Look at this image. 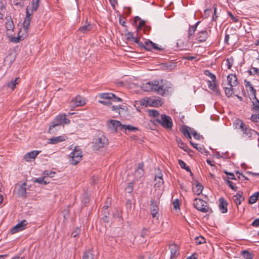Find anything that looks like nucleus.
Here are the masks:
<instances>
[{
	"label": "nucleus",
	"instance_id": "nucleus-1",
	"mask_svg": "<svg viewBox=\"0 0 259 259\" xmlns=\"http://www.w3.org/2000/svg\"><path fill=\"white\" fill-rule=\"evenodd\" d=\"M234 123L236 128L240 130L245 138L259 139V133L249 128L242 121L237 119L235 120Z\"/></svg>",
	"mask_w": 259,
	"mask_h": 259
},
{
	"label": "nucleus",
	"instance_id": "nucleus-2",
	"mask_svg": "<svg viewBox=\"0 0 259 259\" xmlns=\"http://www.w3.org/2000/svg\"><path fill=\"white\" fill-rule=\"evenodd\" d=\"M69 119L66 117V115H60L57 116L50 123L49 128V133L51 134H55L57 132L55 127H61L65 123H69Z\"/></svg>",
	"mask_w": 259,
	"mask_h": 259
},
{
	"label": "nucleus",
	"instance_id": "nucleus-3",
	"mask_svg": "<svg viewBox=\"0 0 259 259\" xmlns=\"http://www.w3.org/2000/svg\"><path fill=\"white\" fill-rule=\"evenodd\" d=\"M157 87L156 88V93L161 96H167L171 91L172 84L164 79L157 81Z\"/></svg>",
	"mask_w": 259,
	"mask_h": 259
},
{
	"label": "nucleus",
	"instance_id": "nucleus-4",
	"mask_svg": "<svg viewBox=\"0 0 259 259\" xmlns=\"http://www.w3.org/2000/svg\"><path fill=\"white\" fill-rule=\"evenodd\" d=\"M150 123L152 124H154L156 125V123H158L160 124L163 128L166 129H170L171 128L173 123L171 120V118L169 116L165 114H162L161 115L160 119L157 118L155 120H150Z\"/></svg>",
	"mask_w": 259,
	"mask_h": 259
},
{
	"label": "nucleus",
	"instance_id": "nucleus-5",
	"mask_svg": "<svg viewBox=\"0 0 259 259\" xmlns=\"http://www.w3.org/2000/svg\"><path fill=\"white\" fill-rule=\"evenodd\" d=\"M93 148L94 150H98L100 148H102L108 145L109 142L107 138L101 135L98 136L94 139L93 142Z\"/></svg>",
	"mask_w": 259,
	"mask_h": 259
},
{
	"label": "nucleus",
	"instance_id": "nucleus-6",
	"mask_svg": "<svg viewBox=\"0 0 259 259\" xmlns=\"http://www.w3.org/2000/svg\"><path fill=\"white\" fill-rule=\"evenodd\" d=\"M69 156L70 158V163L73 165H76L82 159V151L79 148L76 147L69 155Z\"/></svg>",
	"mask_w": 259,
	"mask_h": 259
},
{
	"label": "nucleus",
	"instance_id": "nucleus-7",
	"mask_svg": "<svg viewBox=\"0 0 259 259\" xmlns=\"http://www.w3.org/2000/svg\"><path fill=\"white\" fill-rule=\"evenodd\" d=\"M107 126L112 132H117L123 130V124L120 121L116 120H111L108 123Z\"/></svg>",
	"mask_w": 259,
	"mask_h": 259
},
{
	"label": "nucleus",
	"instance_id": "nucleus-8",
	"mask_svg": "<svg viewBox=\"0 0 259 259\" xmlns=\"http://www.w3.org/2000/svg\"><path fill=\"white\" fill-rule=\"evenodd\" d=\"M206 204V202L201 199L195 198L194 200L193 205L198 210L202 212H207L209 211V207H202V205Z\"/></svg>",
	"mask_w": 259,
	"mask_h": 259
},
{
	"label": "nucleus",
	"instance_id": "nucleus-9",
	"mask_svg": "<svg viewBox=\"0 0 259 259\" xmlns=\"http://www.w3.org/2000/svg\"><path fill=\"white\" fill-rule=\"evenodd\" d=\"M157 80H153L143 83L141 88L146 92H156V88L157 87Z\"/></svg>",
	"mask_w": 259,
	"mask_h": 259
},
{
	"label": "nucleus",
	"instance_id": "nucleus-10",
	"mask_svg": "<svg viewBox=\"0 0 259 259\" xmlns=\"http://www.w3.org/2000/svg\"><path fill=\"white\" fill-rule=\"evenodd\" d=\"M85 104L84 100L80 96H77L71 101L70 107L74 108L79 106H82Z\"/></svg>",
	"mask_w": 259,
	"mask_h": 259
},
{
	"label": "nucleus",
	"instance_id": "nucleus-11",
	"mask_svg": "<svg viewBox=\"0 0 259 259\" xmlns=\"http://www.w3.org/2000/svg\"><path fill=\"white\" fill-rule=\"evenodd\" d=\"M208 36V32L205 29L199 31L196 34V39L199 42H204Z\"/></svg>",
	"mask_w": 259,
	"mask_h": 259
},
{
	"label": "nucleus",
	"instance_id": "nucleus-12",
	"mask_svg": "<svg viewBox=\"0 0 259 259\" xmlns=\"http://www.w3.org/2000/svg\"><path fill=\"white\" fill-rule=\"evenodd\" d=\"M32 14L30 13L29 10L27 9L26 11V17L25 18L24 21L23 23V27L26 32H27L29 28V25L31 22V15Z\"/></svg>",
	"mask_w": 259,
	"mask_h": 259
},
{
	"label": "nucleus",
	"instance_id": "nucleus-13",
	"mask_svg": "<svg viewBox=\"0 0 259 259\" xmlns=\"http://www.w3.org/2000/svg\"><path fill=\"white\" fill-rule=\"evenodd\" d=\"M27 224V222L26 220H24L20 223L17 224L14 227H13L11 230V233L14 234L19 231H22L24 229L25 226Z\"/></svg>",
	"mask_w": 259,
	"mask_h": 259
},
{
	"label": "nucleus",
	"instance_id": "nucleus-14",
	"mask_svg": "<svg viewBox=\"0 0 259 259\" xmlns=\"http://www.w3.org/2000/svg\"><path fill=\"white\" fill-rule=\"evenodd\" d=\"M169 249L171 253V259L176 258L179 254V248L177 244L175 243L170 244L169 246Z\"/></svg>",
	"mask_w": 259,
	"mask_h": 259
},
{
	"label": "nucleus",
	"instance_id": "nucleus-15",
	"mask_svg": "<svg viewBox=\"0 0 259 259\" xmlns=\"http://www.w3.org/2000/svg\"><path fill=\"white\" fill-rule=\"evenodd\" d=\"M150 211L153 218L156 217L157 214H158L159 208L157 206V202L154 199L151 200Z\"/></svg>",
	"mask_w": 259,
	"mask_h": 259
},
{
	"label": "nucleus",
	"instance_id": "nucleus-16",
	"mask_svg": "<svg viewBox=\"0 0 259 259\" xmlns=\"http://www.w3.org/2000/svg\"><path fill=\"white\" fill-rule=\"evenodd\" d=\"M27 182H24L21 185H18L19 189L18 190V195L22 197H26V191L27 189Z\"/></svg>",
	"mask_w": 259,
	"mask_h": 259
},
{
	"label": "nucleus",
	"instance_id": "nucleus-17",
	"mask_svg": "<svg viewBox=\"0 0 259 259\" xmlns=\"http://www.w3.org/2000/svg\"><path fill=\"white\" fill-rule=\"evenodd\" d=\"M228 85L230 87H235L238 84L237 78L235 74H230L227 76Z\"/></svg>",
	"mask_w": 259,
	"mask_h": 259
},
{
	"label": "nucleus",
	"instance_id": "nucleus-18",
	"mask_svg": "<svg viewBox=\"0 0 259 259\" xmlns=\"http://www.w3.org/2000/svg\"><path fill=\"white\" fill-rule=\"evenodd\" d=\"M228 202L223 197L219 199V209L222 213H226L227 209Z\"/></svg>",
	"mask_w": 259,
	"mask_h": 259
},
{
	"label": "nucleus",
	"instance_id": "nucleus-19",
	"mask_svg": "<svg viewBox=\"0 0 259 259\" xmlns=\"http://www.w3.org/2000/svg\"><path fill=\"white\" fill-rule=\"evenodd\" d=\"M151 49L156 50H161V48L158 47L157 45L153 42L152 41L148 40L145 42V50L151 51Z\"/></svg>",
	"mask_w": 259,
	"mask_h": 259
},
{
	"label": "nucleus",
	"instance_id": "nucleus-20",
	"mask_svg": "<svg viewBox=\"0 0 259 259\" xmlns=\"http://www.w3.org/2000/svg\"><path fill=\"white\" fill-rule=\"evenodd\" d=\"M143 163L141 162L138 163L137 169L135 172V176L136 179H140L144 175V171L143 169Z\"/></svg>",
	"mask_w": 259,
	"mask_h": 259
},
{
	"label": "nucleus",
	"instance_id": "nucleus-21",
	"mask_svg": "<svg viewBox=\"0 0 259 259\" xmlns=\"http://www.w3.org/2000/svg\"><path fill=\"white\" fill-rule=\"evenodd\" d=\"M67 139V137L65 136H60L58 137H55L51 138L49 139V143L52 144H55L59 142L64 141Z\"/></svg>",
	"mask_w": 259,
	"mask_h": 259
},
{
	"label": "nucleus",
	"instance_id": "nucleus-22",
	"mask_svg": "<svg viewBox=\"0 0 259 259\" xmlns=\"http://www.w3.org/2000/svg\"><path fill=\"white\" fill-rule=\"evenodd\" d=\"M191 131H193V128L184 125L182 126L181 131L183 134V135L187 137L188 139H191Z\"/></svg>",
	"mask_w": 259,
	"mask_h": 259
},
{
	"label": "nucleus",
	"instance_id": "nucleus-23",
	"mask_svg": "<svg viewBox=\"0 0 259 259\" xmlns=\"http://www.w3.org/2000/svg\"><path fill=\"white\" fill-rule=\"evenodd\" d=\"M39 153V151H32L26 153L24 158L26 161H29L31 159H35Z\"/></svg>",
	"mask_w": 259,
	"mask_h": 259
},
{
	"label": "nucleus",
	"instance_id": "nucleus-24",
	"mask_svg": "<svg viewBox=\"0 0 259 259\" xmlns=\"http://www.w3.org/2000/svg\"><path fill=\"white\" fill-rule=\"evenodd\" d=\"M82 259H95V252L93 249L85 251L82 256Z\"/></svg>",
	"mask_w": 259,
	"mask_h": 259
},
{
	"label": "nucleus",
	"instance_id": "nucleus-25",
	"mask_svg": "<svg viewBox=\"0 0 259 259\" xmlns=\"http://www.w3.org/2000/svg\"><path fill=\"white\" fill-rule=\"evenodd\" d=\"M200 23V21H198L195 25L190 26L188 33V37L189 39H191L192 38L193 34L195 31L196 30L197 26Z\"/></svg>",
	"mask_w": 259,
	"mask_h": 259
},
{
	"label": "nucleus",
	"instance_id": "nucleus-26",
	"mask_svg": "<svg viewBox=\"0 0 259 259\" xmlns=\"http://www.w3.org/2000/svg\"><path fill=\"white\" fill-rule=\"evenodd\" d=\"M192 189L194 193L197 195H199L201 194L203 187L199 182H197L195 187H193Z\"/></svg>",
	"mask_w": 259,
	"mask_h": 259
},
{
	"label": "nucleus",
	"instance_id": "nucleus-27",
	"mask_svg": "<svg viewBox=\"0 0 259 259\" xmlns=\"http://www.w3.org/2000/svg\"><path fill=\"white\" fill-rule=\"evenodd\" d=\"M6 19L7 20L6 24V27L7 30H13L14 28V24L11 16L6 17Z\"/></svg>",
	"mask_w": 259,
	"mask_h": 259
},
{
	"label": "nucleus",
	"instance_id": "nucleus-28",
	"mask_svg": "<svg viewBox=\"0 0 259 259\" xmlns=\"http://www.w3.org/2000/svg\"><path fill=\"white\" fill-rule=\"evenodd\" d=\"M176 141L178 144V146L182 149L184 151L187 152L189 150V148L188 146L182 141L181 139L178 137H177L176 139Z\"/></svg>",
	"mask_w": 259,
	"mask_h": 259
},
{
	"label": "nucleus",
	"instance_id": "nucleus-29",
	"mask_svg": "<svg viewBox=\"0 0 259 259\" xmlns=\"http://www.w3.org/2000/svg\"><path fill=\"white\" fill-rule=\"evenodd\" d=\"M208 85L209 88L215 92L217 95H220V92L217 88L215 81H214L213 83H212L211 81H208Z\"/></svg>",
	"mask_w": 259,
	"mask_h": 259
},
{
	"label": "nucleus",
	"instance_id": "nucleus-30",
	"mask_svg": "<svg viewBox=\"0 0 259 259\" xmlns=\"http://www.w3.org/2000/svg\"><path fill=\"white\" fill-rule=\"evenodd\" d=\"M102 213L103 214V218L102 220L105 223H109V210L108 209L105 208V209H102Z\"/></svg>",
	"mask_w": 259,
	"mask_h": 259
},
{
	"label": "nucleus",
	"instance_id": "nucleus-31",
	"mask_svg": "<svg viewBox=\"0 0 259 259\" xmlns=\"http://www.w3.org/2000/svg\"><path fill=\"white\" fill-rule=\"evenodd\" d=\"M93 26L91 24H88L87 25H83L81 27H80L78 30L82 32V33H86L89 31L91 30L92 29Z\"/></svg>",
	"mask_w": 259,
	"mask_h": 259
},
{
	"label": "nucleus",
	"instance_id": "nucleus-32",
	"mask_svg": "<svg viewBox=\"0 0 259 259\" xmlns=\"http://www.w3.org/2000/svg\"><path fill=\"white\" fill-rule=\"evenodd\" d=\"M252 102V110L255 111L256 112H259V100L255 97V98H253Z\"/></svg>",
	"mask_w": 259,
	"mask_h": 259
},
{
	"label": "nucleus",
	"instance_id": "nucleus-33",
	"mask_svg": "<svg viewBox=\"0 0 259 259\" xmlns=\"http://www.w3.org/2000/svg\"><path fill=\"white\" fill-rule=\"evenodd\" d=\"M259 196V192H256L250 196L248 202L249 204H252L255 203L258 200Z\"/></svg>",
	"mask_w": 259,
	"mask_h": 259
},
{
	"label": "nucleus",
	"instance_id": "nucleus-34",
	"mask_svg": "<svg viewBox=\"0 0 259 259\" xmlns=\"http://www.w3.org/2000/svg\"><path fill=\"white\" fill-rule=\"evenodd\" d=\"M40 0H32L31 11L32 13L33 12H36L39 7V3Z\"/></svg>",
	"mask_w": 259,
	"mask_h": 259
},
{
	"label": "nucleus",
	"instance_id": "nucleus-35",
	"mask_svg": "<svg viewBox=\"0 0 259 259\" xmlns=\"http://www.w3.org/2000/svg\"><path fill=\"white\" fill-rule=\"evenodd\" d=\"M178 162L181 168L185 169L187 171L190 172L191 176L193 175V173L191 172L190 168L189 166L186 165V163L183 160L179 159Z\"/></svg>",
	"mask_w": 259,
	"mask_h": 259
},
{
	"label": "nucleus",
	"instance_id": "nucleus-36",
	"mask_svg": "<svg viewBox=\"0 0 259 259\" xmlns=\"http://www.w3.org/2000/svg\"><path fill=\"white\" fill-rule=\"evenodd\" d=\"M99 96L101 99L111 100L114 96V94L111 93H104L100 94Z\"/></svg>",
	"mask_w": 259,
	"mask_h": 259
},
{
	"label": "nucleus",
	"instance_id": "nucleus-37",
	"mask_svg": "<svg viewBox=\"0 0 259 259\" xmlns=\"http://www.w3.org/2000/svg\"><path fill=\"white\" fill-rule=\"evenodd\" d=\"M241 254L245 259H252L253 257V254L251 252L245 250L241 251Z\"/></svg>",
	"mask_w": 259,
	"mask_h": 259
},
{
	"label": "nucleus",
	"instance_id": "nucleus-38",
	"mask_svg": "<svg viewBox=\"0 0 259 259\" xmlns=\"http://www.w3.org/2000/svg\"><path fill=\"white\" fill-rule=\"evenodd\" d=\"M45 179H46V177H40V178H36L33 181V182L34 183H39V184H40L46 185L48 183H49V182H48L47 181V180H46Z\"/></svg>",
	"mask_w": 259,
	"mask_h": 259
},
{
	"label": "nucleus",
	"instance_id": "nucleus-39",
	"mask_svg": "<svg viewBox=\"0 0 259 259\" xmlns=\"http://www.w3.org/2000/svg\"><path fill=\"white\" fill-rule=\"evenodd\" d=\"M124 126L123 127V130H127L128 132H135L138 130V128L135 126H133L131 125H123Z\"/></svg>",
	"mask_w": 259,
	"mask_h": 259
},
{
	"label": "nucleus",
	"instance_id": "nucleus-40",
	"mask_svg": "<svg viewBox=\"0 0 259 259\" xmlns=\"http://www.w3.org/2000/svg\"><path fill=\"white\" fill-rule=\"evenodd\" d=\"M225 95L228 97H230L233 94V87H225Z\"/></svg>",
	"mask_w": 259,
	"mask_h": 259
},
{
	"label": "nucleus",
	"instance_id": "nucleus-41",
	"mask_svg": "<svg viewBox=\"0 0 259 259\" xmlns=\"http://www.w3.org/2000/svg\"><path fill=\"white\" fill-rule=\"evenodd\" d=\"M155 181L156 183L155 184V185H158V186H160L163 183V180L162 178V175L160 173V175L156 176L155 177Z\"/></svg>",
	"mask_w": 259,
	"mask_h": 259
},
{
	"label": "nucleus",
	"instance_id": "nucleus-42",
	"mask_svg": "<svg viewBox=\"0 0 259 259\" xmlns=\"http://www.w3.org/2000/svg\"><path fill=\"white\" fill-rule=\"evenodd\" d=\"M204 74L210 77L212 82L216 81L215 76L211 73L209 70H206L204 72Z\"/></svg>",
	"mask_w": 259,
	"mask_h": 259
},
{
	"label": "nucleus",
	"instance_id": "nucleus-43",
	"mask_svg": "<svg viewBox=\"0 0 259 259\" xmlns=\"http://www.w3.org/2000/svg\"><path fill=\"white\" fill-rule=\"evenodd\" d=\"M250 92L249 95L251 96L250 97V99L253 98H255L256 97V90L253 88V86H250L248 90H247Z\"/></svg>",
	"mask_w": 259,
	"mask_h": 259
},
{
	"label": "nucleus",
	"instance_id": "nucleus-44",
	"mask_svg": "<svg viewBox=\"0 0 259 259\" xmlns=\"http://www.w3.org/2000/svg\"><path fill=\"white\" fill-rule=\"evenodd\" d=\"M148 115L153 117H156L159 115V112L156 110H149L148 111Z\"/></svg>",
	"mask_w": 259,
	"mask_h": 259
},
{
	"label": "nucleus",
	"instance_id": "nucleus-45",
	"mask_svg": "<svg viewBox=\"0 0 259 259\" xmlns=\"http://www.w3.org/2000/svg\"><path fill=\"white\" fill-rule=\"evenodd\" d=\"M195 243L197 245L201 244L205 242V239L202 236L196 237L195 238Z\"/></svg>",
	"mask_w": 259,
	"mask_h": 259
},
{
	"label": "nucleus",
	"instance_id": "nucleus-46",
	"mask_svg": "<svg viewBox=\"0 0 259 259\" xmlns=\"http://www.w3.org/2000/svg\"><path fill=\"white\" fill-rule=\"evenodd\" d=\"M134 184L132 182L129 183L127 186L125 188V190L127 193H130L133 190Z\"/></svg>",
	"mask_w": 259,
	"mask_h": 259
},
{
	"label": "nucleus",
	"instance_id": "nucleus-47",
	"mask_svg": "<svg viewBox=\"0 0 259 259\" xmlns=\"http://www.w3.org/2000/svg\"><path fill=\"white\" fill-rule=\"evenodd\" d=\"M226 183L228 186L233 190L236 191L237 189V187H236L234 184L230 180H227Z\"/></svg>",
	"mask_w": 259,
	"mask_h": 259
},
{
	"label": "nucleus",
	"instance_id": "nucleus-48",
	"mask_svg": "<svg viewBox=\"0 0 259 259\" xmlns=\"http://www.w3.org/2000/svg\"><path fill=\"white\" fill-rule=\"evenodd\" d=\"M13 3H14V5H15L16 6H17L18 7H19V8H23L24 6V1H21L20 0V2H18V0H14L13 1Z\"/></svg>",
	"mask_w": 259,
	"mask_h": 259
},
{
	"label": "nucleus",
	"instance_id": "nucleus-49",
	"mask_svg": "<svg viewBox=\"0 0 259 259\" xmlns=\"http://www.w3.org/2000/svg\"><path fill=\"white\" fill-rule=\"evenodd\" d=\"M144 26H146L145 21L144 20H141L140 19V23L137 27V31H139L140 30H141V28Z\"/></svg>",
	"mask_w": 259,
	"mask_h": 259
},
{
	"label": "nucleus",
	"instance_id": "nucleus-50",
	"mask_svg": "<svg viewBox=\"0 0 259 259\" xmlns=\"http://www.w3.org/2000/svg\"><path fill=\"white\" fill-rule=\"evenodd\" d=\"M149 231V228H143L141 233V236L143 238L145 237L148 235V232Z\"/></svg>",
	"mask_w": 259,
	"mask_h": 259
},
{
	"label": "nucleus",
	"instance_id": "nucleus-51",
	"mask_svg": "<svg viewBox=\"0 0 259 259\" xmlns=\"http://www.w3.org/2000/svg\"><path fill=\"white\" fill-rule=\"evenodd\" d=\"M44 174L45 175V177H46V178L47 177L53 178L54 176L55 172L53 171H48L46 170L44 171Z\"/></svg>",
	"mask_w": 259,
	"mask_h": 259
},
{
	"label": "nucleus",
	"instance_id": "nucleus-52",
	"mask_svg": "<svg viewBox=\"0 0 259 259\" xmlns=\"http://www.w3.org/2000/svg\"><path fill=\"white\" fill-rule=\"evenodd\" d=\"M251 120L254 122H259V114H252L251 117Z\"/></svg>",
	"mask_w": 259,
	"mask_h": 259
},
{
	"label": "nucleus",
	"instance_id": "nucleus-53",
	"mask_svg": "<svg viewBox=\"0 0 259 259\" xmlns=\"http://www.w3.org/2000/svg\"><path fill=\"white\" fill-rule=\"evenodd\" d=\"M80 232V229L78 228H76L71 233V236L76 237L78 236Z\"/></svg>",
	"mask_w": 259,
	"mask_h": 259
},
{
	"label": "nucleus",
	"instance_id": "nucleus-54",
	"mask_svg": "<svg viewBox=\"0 0 259 259\" xmlns=\"http://www.w3.org/2000/svg\"><path fill=\"white\" fill-rule=\"evenodd\" d=\"M121 109V107L120 106H112L111 107L112 110L114 111L116 113H118V115L120 114V111H119V109Z\"/></svg>",
	"mask_w": 259,
	"mask_h": 259
},
{
	"label": "nucleus",
	"instance_id": "nucleus-55",
	"mask_svg": "<svg viewBox=\"0 0 259 259\" xmlns=\"http://www.w3.org/2000/svg\"><path fill=\"white\" fill-rule=\"evenodd\" d=\"M234 197L237 196V197L241 199V200H244L245 198L243 196V193L242 191H238L237 194L235 195H234Z\"/></svg>",
	"mask_w": 259,
	"mask_h": 259
},
{
	"label": "nucleus",
	"instance_id": "nucleus-56",
	"mask_svg": "<svg viewBox=\"0 0 259 259\" xmlns=\"http://www.w3.org/2000/svg\"><path fill=\"white\" fill-rule=\"evenodd\" d=\"M173 206H174V208L175 210H177V209H179L180 202L178 199H176V200H174V201L173 202Z\"/></svg>",
	"mask_w": 259,
	"mask_h": 259
},
{
	"label": "nucleus",
	"instance_id": "nucleus-57",
	"mask_svg": "<svg viewBox=\"0 0 259 259\" xmlns=\"http://www.w3.org/2000/svg\"><path fill=\"white\" fill-rule=\"evenodd\" d=\"M21 38L22 37L20 36H18V37H13L11 39V40L15 43H18L22 40Z\"/></svg>",
	"mask_w": 259,
	"mask_h": 259
},
{
	"label": "nucleus",
	"instance_id": "nucleus-58",
	"mask_svg": "<svg viewBox=\"0 0 259 259\" xmlns=\"http://www.w3.org/2000/svg\"><path fill=\"white\" fill-rule=\"evenodd\" d=\"M227 67L228 69H231L233 65V59L231 58H228L227 59Z\"/></svg>",
	"mask_w": 259,
	"mask_h": 259
},
{
	"label": "nucleus",
	"instance_id": "nucleus-59",
	"mask_svg": "<svg viewBox=\"0 0 259 259\" xmlns=\"http://www.w3.org/2000/svg\"><path fill=\"white\" fill-rule=\"evenodd\" d=\"M191 135H192L193 137L196 140H199L200 138V136L198 134L195 130L193 129V131H191Z\"/></svg>",
	"mask_w": 259,
	"mask_h": 259
},
{
	"label": "nucleus",
	"instance_id": "nucleus-60",
	"mask_svg": "<svg viewBox=\"0 0 259 259\" xmlns=\"http://www.w3.org/2000/svg\"><path fill=\"white\" fill-rule=\"evenodd\" d=\"M126 39L128 41L132 40V39L134 37V33L132 32H128L126 34Z\"/></svg>",
	"mask_w": 259,
	"mask_h": 259
},
{
	"label": "nucleus",
	"instance_id": "nucleus-61",
	"mask_svg": "<svg viewBox=\"0 0 259 259\" xmlns=\"http://www.w3.org/2000/svg\"><path fill=\"white\" fill-rule=\"evenodd\" d=\"M233 199L237 205H239L243 201L241 200V199L237 197V196L234 197V196L233 197Z\"/></svg>",
	"mask_w": 259,
	"mask_h": 259
},
{
	"label": "nucleus",
	"instance_id": "nucleus-62",
	"mask_svg": "<svg viewBox=\"0 0 259 259\" xmlns=\"http://www.w3.org/2000/svg\"><path fill=\"white\" fill-rule=\"evenodd\" d=\"M119 20L120 24H121V25H122L124 27H126V25H125V18L122 17L120 16Z\"/></svg>",
	"mask_w": 259,
	"mask_h": 259
},
{
	"label": "nucleus",
	"instance_id": "nucleus-63",
	"mask_svg": "<svg viewBox=\"0 0 259 259\" xmlns=\"http://www.w3.org/2000/svg\"><path fill=\"white\" fill-rule=\"evenodd\" d=\"M251 225L255 227H259V218L254 220L252 222Z\"/></svg>",
	"mask_w": 259,
	"mask_h": 259
},
{
	"label": "nucleus",
	"instance_id": "nucleus-64",
	"mask_svg": "<svg viewBox=\"0 0 259 259\" xmlns=\"http://www.w3.org/2000/svg\"><path fill=\"white\" fill-rule=\"evenodd\" d=\"M251 69L252 70L253 75L257 74L259 75V69L253 67H252Z\"/></svg>",
	"mask_w": 259,
	"mask_h": 259
}]
</instances>
